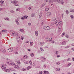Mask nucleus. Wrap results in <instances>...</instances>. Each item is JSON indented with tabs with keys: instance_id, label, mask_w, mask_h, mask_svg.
Segmentation results:
<instances>
[{
	"instance_id": "obj_27",
	"label": "nucleus",
	"mask_w": 74,
	"mask_h": 74,
	"mask_svg": "<svg viewBox=\"0 0 74 74\" xmlns=\"http://www.w3.org/2000/svg\"><path fill=\"white\" fill-rule=\"evenodd\" d=\"M70 12H74V10L73 9H72L70 10Z\"/></svg>"
},
{
	"instance_id": "obj_39",
	"label": "nucleus",
	"mask_w": 74,
	"mask_h": 74,
	"mask_svg": "<svg viewBox=\"0 0 74 74\" xmlns=\"http://www.w3.org/2000/svg\"><path fill=\"white\" fill-rule=\"evenodd\" d=\"M34 16V14H31V16L32 17H33Z\"/></svg>"
},
{
	"instance_id": "obj_29",
	"label": "nucleus",
	"mask_w": 74,
	"mask_h": 74,
	"mask_svg": "<svg viewBox=\"0 0 74 74\" xmlns=\"http://www.w3.org/2000/svg\"><path fill=\"white\" fill-rule=\"evenodd\" d=\"M58 20L57 21H60L61 20V18L60 17L58 18Z\"/></svg>"
},
{
	"instance_id": "obj_40",
	"label": "nucleus",
	"mask_w": 74,
	"mask_h": 74,
	"mask_svg": "<svg viewBox=\"0 0 74 74\" xmlns=\"http://www.w3.org/2000/svg\"><path fill=\"white\" fill-rule=\"evenodd\" d=\"M71 64V63H69L68 65V67H69V66H70Z\"/></svg>"
},
{
	"instance_id": "obj_2",
	"label": "nucleus",
	"mask_w": 74,
	"mask_h": 74,
	"mask_svg": "<svg viewBox=\"0 0 74 74\" xmlns=\"http://www.w3.org/2000/svg\"><path fill=\"white\" fill-rule=\"evenodd\" d=\"M4 66H5V64H3L2 65V66H1V69H6V67H5Z\"/></svg>"
},
{
	"instance_id": "obj_11",
	"label": "nucleus",
	"mask_w": 74,
	"mask_h": 74,
	"mask_svg": "<svg viewBox=\"0 0 74 74\" xmlns=\"http://www.w3.org/2000/svg\"><path fill=\"white\" fill-rule=\"evenodd\" d=\"M38 33L37 31H35V34L36 36H38Z\"/></svg>"
},
{
	"instance_id": "obj_47",
	"label": "nucleus",
	"mask_w": 74,
	"mask_h": 74,
	"mask_svg": "<svg viewBox=\"0 0 74 74\" xmlns=\"http://www.w3.org/2000/svg\"><path fill=\"white\" fill-rule=\"evenodd\" d=\"M42 71H40L39 72V74H42Z\"/></svg>"
},
{
	"instance_id": "obj_41",
	"label": "nucleus",
	"mask_w": 74,
	"mask_h": 74,
	"mask_svg": "<svg viewBox=\"0 0 74 74\" xmlns=\"http://www.w3.org/2000/svg\"><path fill=\"white\" fill-rule=\"evenodd\" d=\"M53 1H52V0L50 1H49L50 3H53Z\"/></svg>"
},
{
	"instance_id": "obj_49",
	"label": "nucleus",
	"mask_w": 74,
	"mask_h": 74,
	"mask_svg": "<svg viewBox=\"0 0 74 74\" xmlns=\"http://www.w3.org/2000/svg\"><path fill=\"white\" fill-rule=\"evenodd\" d=\"M16 11H20V9L19 8L16 9Z\"/></svg>"
},
{
	"instance_id": "obj_21",
	"label": "nucleus",
	"mask_w": 74,
	"mask_h": 74,
	"mask_svg": "<svg viewBox=\"0 0 74 74\" xmlns=\"http://www.w3.org/2000/svg\"><path fill=\"white\" fill-rule=\"evenodd\" d=\"M20 32H21L22 33L24 31V30H23V29H21L20 30H19Z\"/></svg>"
},
{
	"instance_id": "obj_46",
	"label": "nucleus",
	"mask_w": 74,
	"mask_h": 74,
	"mask_svg": "<svg viewBox=\"0 0 74 74\" xmlns=\"http://www.w3.org/2000/svg\"><path fill=\"white\" fill-rule=\"evenodd\" d=\"M21 38L22 40H23L24 39V37L23 36H21Z\"/></svg>"
},
{
	"instance_id": "obj_48",
	"label": "nucleus",
	"mask_w": 74,
	"mask_h": 74,
	"mask_svg": "<svg viewBox=\"0 0 74 74\" xmlns=\"http://www.w3.org/2000/svg\"><path fill=\"white\" fill-rule=\"evenodd\" d=\"M46 66H47V65L46 64H44V65L43 66V67H46Z\"/></svg>"
},
{
	"instance_id": "obj_45",
	"label": "nucleus",
	"mask_w": 74,
	"mask_h": 74,
	"mask_svg": "<svg viewBox=\"0 0 74 74\" xmlns=\"http://www.w3.org/2000/svg\"><path fill=\"white\" fill-rule=\"evenodd\" d=\"M64 34H65V33L64 32H63V33L62 34V37L63 36H64Z\"/></svg>"
},
{
	"instance_id": "obj_33",
	"label": "nucleus",
	"mask_w": 74,
	"mask_h": 74,
	"mask_svg": "<svg viewBox=\"0 0 74 74\" xmlns=\"http://www.w3.org/2000/svg\"><path fill=\"white\" fill-rule=\"evenodd\" d=\"M12 34H13V35H15L16 34H16H17V33H13V32H12Z\"/></svg>"
},
{
	"instance_id": "obj_38",
	"label": "nucleus",
	"mask_w": 74,
	"mask_h": 74,
	"mask_svg": "<svg viewBox=\"0 0 74 74\" xmlns=\"http://www.w3.org/2000/svg\"><path fill=\"white\" fill-rule=\"evenodd\" d=\"M17 63H18V64H21V62H20V61L18 60V61L17 62Z\"/></svg>"
},
{
	"instance_id": "obj_57",
	"label": "nucleus",
	"mask_w": 74,
	"mask_h": 74,
	"mask_svg": "<svg viewBox=\"0 0 74 74\" xmlns=\"http://www.w3.org/2000/svg\"><path fill=\"white\" fill-rule=\"evenodd\" d=\"M56 64H60V62H57L56 63Z\"/></svg>"
},
{
	"instance_id": "obj_14",
	"label": "nucleus",
	"mask_w": 74,
	"mask_h": 74,
	"mask_svg": "<svg viewBox=\"0 0 74 74\" xmlns=\"http://www.w3.org/2000/svg\"><path fill=\"white\" fill-rule=\"evenodd\" d=\"M2 52H3V53H5L6 52V51H5V50L4 49H2L1 50Z\"/></svg>"
},
{
	"instance_id": "obj_4",
	"label": "nucleus",
	"mask_w": 74,
	"mask_h": 74,
	"mask_svg": "<svg viewBox=\"0 0 74 74\" xmlns=\"http://www.w3.org/2000/svg\"><path fill=\"white\" fill-rule=\"evenodd\" d=\"M18 1H11L12 3L13 4H16L17 3H18Z\"/></svg>"
},
{
	"instance_id": "obj_36",
	"label": "nucleus",
	"mask_w": 74,
	"mask_h": 74,
	"mask_svg": "<svg viewBox=\"0 0 74 74\" xmlns=\"http://www.w3.org/2000/svg\"><path fill=\"white\" fill-rule=\"evenodd\" d=\"M56 55H57V54H58V53H59V51H56Z\"/></svg>"
},
{
	"instance_id": "obj_10",
	"label": "nucleus",
	"mask_w": 74,
	"mask_h": 74,
	"mask_svg": "<svg viewBox=\"0 0 74 74\" xmlns=\"http://www.w3.org/2000/svg\"><path fill=\"white\" fill-rule=\"evenodd\" d=\"M51 14V13L50 12H48L47 13V16H49Z\"/></svg>"
},
{
	"instance_id": "obj_1",
	"label": "nucleus",
	"mask_w": 74,
	"mask_h": 74,
	"mask_svg": "<svg viewBox=\"0 0 74 74\" xmlns=\"http://www.w3.org/2000/svg\"><path fill=\"white\" fill-rule=\"evenodd\" d=\"M43 29L46 30H49L50 29V27L48 26H45L44 27Z\"/></svg>"
},
{
	"instance_id": "obj_22",
	"label": "nucleus",
	"mask_w": 74,
	"mask_h": 74,
	"mask_svg": "<svg viewBox=\"0 0 74 74\" xmlns=\"http://www.w3.org/2000/svg\"><path fill=\"white\" fill-rule=\"evenodd\" d=\"M30 56L32 57H33L34 56V54L33 53H32L30 54Z\"/></svg>"
},
{
	"instance_id": "obj_62",
	"label": "nucleus",
	"mask_w": 74,
	"mask_h": 74,
	"mask_svg": "<svg viewBox=\"0 0 74 74\" xmlns=\"http://www.w3.org/2000/svg\"><path fill=\"white\" fill-rule=\"evenodd\" d=\"M57 58H59V57H60V55H57Z\"/></svg>"
},
{
	"instance_id": "obj_37",
	"label": "nucleus",
	"mask_w": 74,
	"mask_h": 74,
	"mask_svg": "<svg viewBox=\"0 0 74 74\" xmlns=\"http://www.w3.org/2000/svg\"><path fill=\"white\" fill-rule=\"evenodd\" d=\"M29 63L30 64H32V60H30L29 62Z\"/></svg>"
},
{
	"instance_id": "obj_44",
	"label": "nucleus",
	"mask_w": 74,
	"mask_h": 74,
	"mask_svg": "<svg viewBox=\"0 0 74 74\" xmlns=\"http://www.w3.org/2000/svg\"><path fill=\"white\" fill-rule=\"evenodd\" d=\"M57 1L58 3H60V0H57Z\"/></svg>"
},
{
	"instance_id": "obj_13",
	"label": "nucleus",
	"mask_w": 74,
	"mask_h": 74,
	"mask_svg": "<svg viewBox=\"0 0 74 74\" xmlns=\"http://www.w3.org/2000/svg\"><path fill=\"white\" fill-rule=\"evenodd\" d=\"M66 42L65 41H63L62 43V45H66Z\"/></svg>"
},
{
	"instance_id": "obj_34",
	"label": "nucleus",
	"mask_w": 74,
	"mask_h": 74,
	"mask_svg": "<svg viewBox=\"0 0 74 74\" xmlns=\"http://www.w3.org/2000/svg\"><path fill=\"white\" fill-rule=\"evenodd\" d=\"M18 65H16L14 67V68H15L16 69V68H18Z\"/></svg>"
},
{
	"instance_id": "obj_53",
	"label": "nucleus",
	"mask_w": 74,
	"mask_h": 74,
	"mask_svg": "<svg viewBox=\"0 0 74 74\" xmlns=\"http://www.w3.org/2000/svg\"><path fill=\"white\" fill-rule=\"evenodd\" d=\"M42 48H41V47L40 48V49H41V51H43V49H42Z\"/></svg>"
},
{
	"instance_id": "obj_32",
	"label": "nucleus",
	"mask_w": 74,
	"mask_h": 74,
	"mask_svg": "<svg viewBox=\"0 0 74 74\" xmlns=\"http://www.w3.org/2000/svg\"><path fill=\"white\" fill-rule=\"evenodd\" d=\"M45 11H48V10H49V8H45Z\"/></svg>"
},
{
	"instance_id": "obj_12",
	"label": "nucleus",
	"mask_w": 74,
	"mask_h": 74,
	"mask_svg": "<svg viewBox=\"0 0 74 74\" xmlns=\"http://www.w3.org/2000/svg\"><path fill=\"white\" fill-rule=\"evenodd\" d=\"M49 38H45V41H46V42H48V40L49 39Z\"/></svg>"
},
{
	"instance_id": "obj_35",
	"label": "nucleus",
	"mask_w": 74,
	"mask_h": 74,
	"mask_svg": "<svg viewBox=\"0 0 74 74\" xmlns=\"http://www.w3.org/2000/svg\"><path fill=\"white\" fill-rule=\"evenodd\" d=\"M30 45H33V42H30Z\"/></svg>"
},
{
	"instance_id": "obj_20",
	"label": "nucleus",
	"mask_w": 74,
	"mask_h": 74,
	"mask_svg": "<svg viewBox=\"0 0 74 74\" xmlns=\"http://www.w3.org/2000/svg\"><path fill=\"white\" fill-rule=\"evenodd\" d=\"M56 70L57 71H60V68H58L56 69Z\"/></svg>"
},
{
	"instance_id": "obj_17",
	"label": "nucleus",
	"mask_w": 74,
	"mask_h": 74,
	"mask_svg": "<svg viewBox=\"0 0 74 74\" xmlns=\"http://www.w3.org/2000/svg\"><path fill=\"white\" fill-rule=\"evenodd\" d=\"M11 65L12 66H15L16 65V64L14 63H12V64Z\"/></svg>"
},
{
	"instance_id": "obj_63",
	"label": "nucleus",
	"mask_w": 74,
	"mask_h": 74,
	"mask_svg": "<svg viewBox=\"0 0 74 74\" xmlns=\"http://www.w3.org/2000/svg\"><path fill=\"white\" fill-rule=\"evenodd\" d=\"M69 48V46H68L65 47V48Z\"/></svg>"
},
{
	"instance_id": "obj_28",
	"label": "nucleus",
	"mask_w": 74,
	"mask_h": 74,
	"mask_svg": "<svg viewBox=\"0 0 74 74\" xmlns=\"http://www.w3.org/2000/svg\"><path fill=\"white\" fill-rule=\"evenodd\" d=\"M1 4H4V1H1Z\"/></svg>"
},
{
	"instance_id": "obj_60",
	"label": "nucleus",
	"mask_w": 74,
	"mask_h": 74,
	"mask_svg": "<svg viewBox=\"0 0 74 74\" xmlns=\"http://www.w3.org/2000/svg\"><path fill=\"white\" fill-rule=\"evenodd\" d=\"M23 71H26V69L24 68L23 69Z\"/></svg>"
},
{
	"instance_id": "obj_18",
	"label": "nucleus",
	"mask_w": 74,
	"mask_h": 74,
	"mask_svg": "<svg viewBox=\"0 0 74 74\" xmlns=\"http://www.w3.org/2000/svg\"><path fill=\"white\" fill-rule=\"evenodd\" d=\"M4 19L6 21H9V18L8 17L5 18H4Z\"/></svg>"
},
{
	"instance_id": "obj_5",
	"label": "nucleus",
	"mask_w": 74,
	"mask_h": 74,
	"mask_svg": "<svg viewBox=\"0 0 74 74\" xmlns=\"http://www.w3.org/2000/svg\"><path fill=\"white\" fill-rule=\"evenodd\" d=\"M8 50L10 52H12L13 51V49L12 48H9Z\"/></svg>"
},
{
	"instance_id": "obj_59",
	"label": "nucleus",
	"mask_w": 74,
	"mask_h": 74,
	"mask_svg": "<svg viewBox=\"0 0 74 74\" xmlns=\"http://www.w3.org/2000/svg\"><path fill=\"white\" fill-rule=\"evenodd\" d=\"M51 42L52 43V44H53L55 42V41L53 40Z\"/></svg>"
},
{
	"instance_id": "obj_52",
	"label": "nucleus",
	"mask_w": 74,
	"mask_h": 74,
	"mask_svg": "<svg viewBox=\"0 0 74 74\" xmlns=\"http://www.w3.org/2000/svg\"><path fill=\"white\" fill-rule=\"evenodd\" d=\"M42 59H44V60H45L46 59V58L44 57H42Z\"/></svg>"
},
{
	"instance_id": "obj_23",
	"label": "nucleus",
	"mask_w": 74,
	"mask_h": 74,
	"mask_svg": "<svg viewBox=\"0 0 74 74\" xmlns=\"http://www.w3.org/2000/svg\"><path fill=\"white\" fill-rule=\"evenodd\" d=\"M40 44L41 45H44L45 43L44 42H41L40 43Z\"/></svg>"
},
{
	"instance_id": "obj_7",
	"label": "nucleus",
	"mask_w": 74,
	"mask_h": 74,
	"mask_svg": "<svg viewBox=\"0 0 74 74\" xmlns=\"http://www.w3.org/2000/svg\"><path fill=\"white\" fill-rule=\"evenodd\" d=\"M6 63H8V64H9V65H11L12 64V62H10V61H6Z\"/></svg>"
},
{
	"instance_id": "obj_3",
	"label": "nucleus",
	"mask_w": 74,
	"mask_h": 74,
	"mask_svg": "<svg viewBox=\"0 0 74 74\" xmlns=\"http://www.w3.org/2000/svg\"><path fill=\"white\" fill-rule=\"evenodd\" d=\"M28 17V16H23V17H22L21 18V19L22 20L25 19V18H27Z\"/></svg>"
},
{
	"instance_id": "obj_9",
	"label": "nucleus",
	"mask_w": 74,
	"mask_h": 74,
	"mask_svg": "<svg viewBox=\"0 0 74 74\" xmlns=\"http://www.w3.org/2000/svg\"><path fill=\"white\" fill-rule=\"evenodd\" d=\"M44 73L45 74H49V72L46 71H44Z\"/></svg>"
},
{
	"instance_id": "obj_58",
	"label": "nucleus",
	"mask_w": 74,
	"mask_h": 74,
	"mask_svg": "<svg viewBox=\"0 0 74 74\" xmlns=\"http://www.w3.org/2000/svg\"><path fill=\"white\" fill-rule=\"evenodd\" d=\"M14 5H15V6H18L19 5V4H17V5L14 4Z\"/></svg>"
},
{
	"instance_id": "obj_54",
	"label": "nucleus",
	"mask_w": 74,
	"mask_h": 74,
	"mask_svg": "<svg viewBox=\"0 0 74 74\" xmlns=\"http://www.w3.org/2000/svg\"><path fill=\"white\" fill-rule=\"evenodd\" d=\"M61 4H63L64 3V2H63V1L62 0L61 1Z\"/></svg>"
},
{
	"instance_id": "obj_26",
	"label": "nucleus",
	"mask_w": 74,
	"mask_h": 74,
	"mask_svg": "<svg viewBox=\"0 0 74 74\" xmlns=\"http://www.w3.org/2000/svg\"><path fill=\"white\" fill-rule=\"evenodd\" d=\"M45 5V4L44 3H43L42 4V6H41V8H42V7H44V6Z\"/></svg>"
},
{
	"instance_id": "obj_64",
	"label": "nucleus",
	"mask_w": 74,
	"mask_h": 74,
	"mask_svg": "<svg viewBox=\"0 0 74 74\" xmlns=\"http://www.w3.org/2000/svg\"><path fill=\"white\" fill-rule=\"evenodd\" d=\"M48 0H47L46 1H45V3H46V2H48Z\"/></svg>"
},
{
	"instance_id": "obj_8",
	"label": "nucleus",
	"mask_w": 74,
	"mask_h": 74,
	"mask_svg": "<svg viewBox=\"0 0 74 74\" xmlns=\"http://www.w3.org/2000/svg\"><path fill=\"white\" fill-rule=\"evenodd\" d=\"M61 30H62V27H59L58 29V32H60Z\"/></svg>"
},
{
	"instance_id": "obj_43",
	"label": "nucleus",
	"mask_w": 74,
	"mask_h": 74,
	"mask_svg": "<svg viewBox=\"0 0 74 74\" xmlns=\"http://www.w3.org/2000/svg\"><path fill=\"white\" fill-rule=\"evenodd\" d=\"M66 13L67 14H69V11L68 10H66Z\"/></svg>"
},
{
	"instance_id": "obj_42",
	"label": "nucleus",
	"mask_w": 74,
	"mask_h": 74,
	"mask_svg": "<svg viewBox=\"0 0 74 74\" xmlns=\"http://www.w3.org/2000/svg\"><path fill=\"white\" fill-rule=\"evenodd\" d=\"M56 20V18L54 17L53 18V21H55Z\"/></svg>"
},
{
	"instance_id": "obj_25",
	"label": "nucleus",
	"mask_w": 74,
	"mask_h": 74,
	"mask_svg": "<svg viewBox=\"0 0 74 74\" xmlns=\"http://www.w3.org/2000/svg\"><path fill=\"white\" fill-rule=\"evenodd\" d=\"M7 30L6 29H3L2 30V32H7Z\"/></svg>"
},
{
	"instance_id": "obj_30",
	"label": "nucleus",
	"mask_w": 74,
	"mask_h": 74,
	"mask_svg": "<svg viewBox=\"0 0 74 74\" xmlns=\"http://www.w3.org/2000/svg\"><path fill=\"white\" fill-rule=\"evenodd\" d=\"M70 17L71 18H74V16L73 15H70Z\"/></svg>"
},
{
	"instance_id": "obj_61",
	"label": "nucleus",
	"mask_w": 74,
	"mask_h": 74,
	"mask_svg": "<svg viewBox=\"0 0 74 74\" xmlns=\"http://www.w3.org/2000/svg\"><path fill=\"white\" fill-rule=\"evenodd\" d=\"M18 49H19V48H18V47H16V51H17V50H18Z\"/></svg>"
},
{
	"instance_id": "obj_19",
	"label": "nucleus",
	"mask_w": 74,
	"mask_h": 74,
	"mask_svg": "<svg viewBox=\"0 0 74 74\" xmlns=\"http://www.w3.org/2000/svg\"><path fill=\"white\" fill-rule=\"evenodd\" d=\"M59 25H61L62 24V22L61 21H59Z\"/></svg>"
},
{
	"instance_id": "obj_6",
	"label": "nucleus",
	"mask_w": 74,
	"mask_h": 74,
	"mask_svg": "<svg viewBox=\"0 0 74 74\" xmlns=\"http://www.w3.org/2000/svg\"><path fill=\"white\" fill-rule=\"evenodd\" d=\"M59 21H56V26H59Z\"/></svg>"
},
{
	"instance_id": "obj_31",
	"label": "nucleus",
	"mask_w": 74,
	"mask_h": 74,
	"mask_svg": "<svg viewBox=\"0 0 74 74\" xmlns=\"http://www.w3.org/2000/svg\"><path fill=\"white\" fill-rule=\"evenodd\" d=\"M17 42H19V41H20V39H18V38H17Z\"/></svg>"
},
{
	"instance_id": "obj_51",
	"label": "nucleus",
	"mask_w": 74,
	"mask_h": 74,
	"mask_svg": "<svg viewBox=\"0 0 74 74\" xmlns=\"http://www.w3.org/2000/svg\"><path fill=\"white\" fill-rule=\"evenodd\" d=\"M65 37H66V38H69V35H66L65 36Z\"/></svg>"
},
{
	"instance_id": "obj_56",
	"label": "nucleus",
	"mask_w": 74,
	"mask_h": 74,
	"mask_svg": "<svg viewBox=\"0 0 74 74\" xmlns=\"http://www.w3.org/2000/svg\"><path fill=\"white\" fill-rule=\"evenodd\" d=\"M67 60V61H69V60H70V58H68Z\"/></svg>"
},
{
	"instance_id": "obj_15",
	"label": "nucleus",
	"mask_w": 74,
	"mask_h": 74,
	"mask_svg": "<svg viewBox=\"0 0 74 74\" xmlns=\"http://www.w3.org/2000/svg\"><path fill=\"white\" fill-rule=\"evenodd\" d=\"M15 22L17 25H18V26L19 25V23L17 20H16Z\"/></svg>"
},
{
	"instance_id": "obj_55",
	"label": "nucleus",
	"mask_w": 74,
	"mask_h": 74,
	"mask_svg": "<svg viewBox=\"0 0 74 74\" xmlns=\"http://www.w3.org/2000/svg\"><path fill=\"white\" fill-rule=\"evenodd\" d=\"M29 67H28V68H27V70H29V69H30L31 67L30 66H29Z\"/></svg>"
},
{
	"instance_id": "obj_16",
	"label": "nucleus",
	"mask_w": 74,
	"mask_h": 74,
	"mask_svg": "<svg viewBox=\"0 0 74 74\" xmlns=\"http://www.w3.org/2000/svg\"><path fill=\"white\" fill-rule=\"evenodd\" d=\"M5 71L6 72H10V70L8 69H7L6 68H5Z\"/></svg>"
},
{
	"instance_id": "obj_24",
	"label": "nucleus",
	"mask_w": 74,
	"mask_h": 74,
	"mask_svg": "<svg viewBox=\"0 0 74 74\" xmlns=\"http://www.w3.org/2000/svg\"><path fill=\"white\" fill-rule=\"evenodd\" d=\"M40 14L39 15V17L41 18V16H42V13H40Z\"/></svg>"
},
{
	"instance_id": "obj_50",
	"label": "nucleus",
	"mask_w": 74,
	"mask_h": 74,
	"mask_svg": "<svg viewBox=\"0 0 74 74\" xmlns=\"http://www.w3.org/2000/svg\"><path fill=\"white\" fill-rule=\"evenodd\" d=\"M9 70H10V71H12V68H10L9 69Z\"/></svg>"
}]
</instances>
